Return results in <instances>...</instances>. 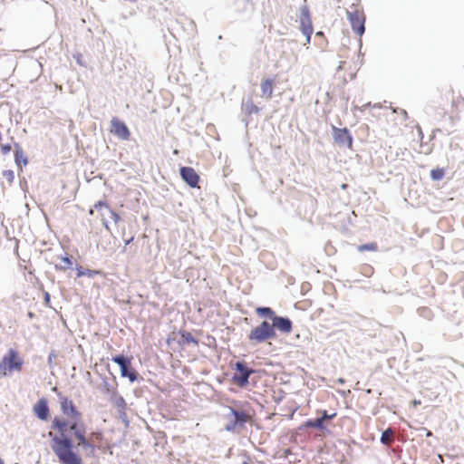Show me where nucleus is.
Wrapping results in <instances>:
<instances>
[{
	"instance_id": "f257e3e1",
	"label": "nucleus",
	"mask_w": 464,
	"mask_h": 464,
	"mask_svg": "<svg viewBox=\"0 0 464 464\" xmlns=\"http://www.w3.org/2000/svg\"><path fill=\"white\" fill-rule=\"evenodd\" d=\"M226 412L220 415L223 430L232 434H240L247 423L249 413L244 408H225Z\"/></svg>"
},
{
	"instance_id": "f03ea898",
	"label": "nucleus",
	"mask_w": 464,
	"mask_h": 464,
	"mask_svg": "<svg viewBox=\"0 0 464 464\" xmlns=\"http://www.w3.org/2000/svg\"><path fill=\"white\" fill-rule=\"evenodd\" d=\"M73 440L68 435L54 437L52 450L62 464H82V458L73 451Z\"/></svg>"
},
{
	"instance_id": "7ed1b4c3",
	"label": "nucleus",
	"mask_w": 464,
	"mask_h": 464,
	"mask_svg": "<svg viewBox=\"0 0 464 464\" xmlns=\"http://www.w3.org/2000/svg\"><path fill=\"white\" fill-rule=\"evenodd\" d=\"M24 360L21 353L10 348L0 360V377H7L14 372H22Z\"/></svg>"
},
{
	"instance_id": "20e7f679",
	"label": "nucleus",
	"mask_w": 464,
	"mask_h": 464,
	"mask_svg": "<svg viewBox=\"0 0 464 464\" xmlns=\"http://www.w3.org/2000/svg\"><path fill=\"white\" fill-rule=\"evenodd\" d=\"M312 430L326 434L331 433L330 429L324 427L323 419L317 415L315 418L307 419L301 423L293 432L291 438L295 442L304 441L310 438Z\"/></svg>"
},
{
	"instance_id": "39448f33",
	"label": "nucleus",
	"mask_w": 464,
	"mask_h": 464,
	"mask_svg": "<svg viewBox=\"0 0 464 464\" xmlns=\"http://www.w3.org/2000/svg\"><path fill=\"white\" fill-rule=\"evenodd\" d=\"M276 334L275 329H273V325L267 321H263L259 325L254 327L249 334L248 340L252 343H261L269 339L276 338Z\"/></svg>"
},
{
	"instance_id": "423d86ee",
	"label": "nucleus",
	"mask_w": 464,
	"mask_h": 464,
	"mask_svg": "<svg viewBox=\"0 0 464 464\" xmlns=\"http://www.w3.org/2000/svg\"><path fill=\"white\" fill-rule=\"evenodd\" d=\"M234 373L232 382L237 387L244 388L248 384V379L255 372L253 369L247 367L245 362H237L234 365Z\"/></svg>"
},
{
	"instance_id": "0eeeda50",
	"label": "nucleus",
	"mask_w": 464,
	"mask_h": 464,
	"mask_svg": "<svg viewBox=\"0 0 464 464\" xmlns=\"http://www.w3.org/2000/svg\"><path fill=\"white\" fill-rule=\"evenodd\" d=\"M347 16L351 23L353 30L358 35H362L365 31V16L362 9H361L357 5L353 4V5L351 6V10L347 11Z\"/></svg>"
},
{
	"instance_id": "6e6552de",
	"label": "nucleus",
	"mask_w": 464,
	"mask_h": 464,
	"mask_svg": "<svg viewBox=\"0 0 464 464\" xmlns=\"http://www.w3.org/2000/svg\"><path fill=\"white\" fill-rule=\"evenodd\" d=\"M121 368V374L122 377H127L133 382L138 378V372L131 367V358H126L123 355H117L112 358Z\"/></svg>"
},
{
	"instance_id": "1a4fd4ad",
	"label": "nucleus",
	"mask_w": 464,
	"mask_h": 464,
	"mask_svg": "<svg viewBox=\"0 0 464 464\" xmlns=\"http://www.w3.org/2000/svg\"><path fill=\"white\" fill-rule=\"evenodd\" d=\"M300 29L306 36V43H310L311 35L313 34V24L310 16V12L307 6L301 9L300 15Z\"/></svg>"
},
{
	"instance_id": "9d476101",
	"label": "nucleus",
	"mask_w": 464,
	"mask_h": 464,
	"mask_svg": "<svg viewBox=\"0 0 464 464\" xmlns=\"http://www.w3.org/2000/svg\"><path fill=\"white\" fill-rule=\"evenodd\" d=\"M111 132L122 140H128L130 137L127 125L116 117L111 121Z\"/></svg>"
},
{
	"instance_id": "9b49d317",
	"label": "nucleus",
	"mask_w": 464,
	"mask_h": 464,
	"mask_svg": "<svg viewBox=\"0 0 464 464\" xmlns=\"http://www.w3.org/2000/svg\"><path fill=\"white\" fill-rule=\"evenodd\" d=\"M334 140L339 146L353 148V137L347 128L334 127Z\"/></svg>"
},
{
	"instance_id": "f8f14e48",
	"label": "nucleus",
	"mask_w": 464,
	"mask_h": 464,
	"mask_svg": "<svg viewBox=\"0 0 464 464\" xmlns=\"http://www.w3.org/2000/svg\"><path fill=\"white\" fill-rule=\"evenodd\" d=\"M180 176L182 179L191 188L198 187L199 176L191 167H181Z\"/></svg>"
},
{
	"instance_id": "ddd939ff",
	"label": "nucleus",
	"mask_w": 464,
	"mask_h": 464,
	"mask_svg": "<svg viewBox=\"0 0 464 464\" xmlns=\"http://www.w3.org/2000/svg\"><path fill=\"white\" fill-rule=\"evenodd\" d=\"M271 325H273V329L276 328L284 334L292 332V322L288 318L274 316Z\"/></svg>"
},
{
	"instance_id": "4468645a",
	"label": "nucleus",
	"mask_w": 464,
	"mask_h": 464,
	"mask_svg": "<svg viewBox=\"0 0 464 464\" xmlns=\"http://www.w3.org/2000/svg\"><path fill=\"white\" fill-rule=\"evenodd\" d=\"M71 429L72 430L74 437L78 440L80 444L85 449H91V454H93L95 446L87 440L85 437V431L74 425H72Z\"/></svg>"
},
{
	"instance_id": "2eb2a0df",
	"label": "nucleus",
	"mask_w": 464,
	"mask_h": 464,
	"mask_svg": "<svg viewBox=\"0 0 464 464\" xmlns=\"http://www.w3.org/2000/svg\"><path fill=\"white\" fill-rule=\"evenodd\" d=\"M14 160L18 168L22 170L23 166L28 163L27 158L18 143L14 144Z\"/></svg>"
},
{
	"instance_id": "dca6fc26",
	"label": "nucleus",
	"mask_w": 464,
	"mask_h": 464,
	"mask_svg": "<svg viewBox=\"0 0 464 464\" xmlns=\"http://www.w3.org/2000/svg\"><path fill=\"white\" fill-rule=\"evenodd\" d=\"M262 95L266 99H270L273 95L274 91V81L266 79L261 82Z\"/></svg>"
},
{
	"instance_id": "f3484780",
	"label": "nucleus",
	"mask_w": 464,
	"mask_h": 464,
	"mask_svg": "<svg viewBox=\"0 0 464 464\" xmlns=\"http://www.w3.org/2000/svg\"><path fill=\"white\" fill-rule=\"evenodd\" d=\"M180 340L179 341V344L183 347L188 343H194L195 345L198 344V341L193 337V335L187 331H179Z\"/></svg>"
},
{
	"instance_id": "a211bd4d",
	"label": "nucleus",
	"mask_w": 464,
	"mask_h": 464,
	"mask_svg": "<svg viewBox=\"0 0 464 464\" xmlns=\"http://www.w3.org/2000/svg\"><path fill=\"white\" fill-rule=\"evenodd\" d=\"M319 418L323 419V422L325 428L332 425L333 420L336 417V412L329 413L326 410H320L317 411Z\"/></svg>"
},
{
	"instance_id": "6ab92c4d",
	"label": "nucleus",
	"mask_w": 464,
	"mask_h": 464,
	"mask_svg": "<svg viewBox=\"0 0 464 464\" xmlns=\"http://www.w3.org/2000/svg\"><path fill=\"white\" fill-rule=\"evenodd\" d=\"M59 263L55 264V269L60 271H65L72 267V261L68 256H61L57 257Z\"/></svg>"
},
{
	"instance_id": "aec40b11",
	"label": "nucleus",
	"mask_w": 464,
	"mask_h": 464,
	"mask_svg": "<svg viewBox=\"0 0 464 464\" xmlns=\"http://www.w3.org/2000/svg\"><path fill=\"white\" fill-rule=\"evenodd\" d=\"M33 411L41 420H48L50 418V408H33Z\"/></svg>"
},
{
	"instance_id": "412c9836",
	"label": "nucleus",
	"mask_w": 464,
	"mask_h": 464,
	"mask_svg": "<svg viewBox=\"0 0 464 464\" xmlns=\"http://www.w3.org/2000/svg\"><path fill=\"white\" fill-rule=\"evenodd\" d=\"M393 430L392 428L388 427L387 429L383 430L381 434L380 441L382 445L387 446L391 439L392 437Z\"/></svg>"
},
{
	"instance_id": "4be33fe9",
	"label": "nucleus",
	"mask_w": 464,
	"mask_h": 464,
	"mask_svg": "<svg viewBox=\"0 0 464 464\" xmlns=\"http://www.w3.org/2000/svg\"><path fill=\"white\" fill-rule=\"evenodd\" d=\"M445 174L446 169L444 168H436L430 170V178L435 181L442 179Z\"/></svg>"
},
{
	"instance_id": "5701e85b",
	"label": "nucleus",
	"mask_w": 464,
	"mask_h": 464,
	"mask_svg": "<svg viewBox=\"0 0 464 464\" xmlns=\"http://www.w3.org/2000/svg\"><path fill=\"white\" fill-rule=\"evenodd\" d=\"M100 274V271L91 270V269H82V267H77V277H82L86 276L88 277H93Z\"/></svg>"
},
{
	"instance_id": "b1692460",
	"label": "nucleus",
	"mask_w": 464,
	"mask_h": 464,
	"mask_svg": "<svg viewBox=\"0 0 464 464\" xmlns=\"http://www.w3.org/2000/svg\"><path fill=\"white\" fill-rule=\"evenodd\" d=\"M127 409L128 408H118V418L124 423L125 429L130 425V420L126 412Z\"/></svg>"
},
{
	"instance_id": "393cba45",
	"label": "nucleus",
	"mask_w": 464,
	"mask_h": 464,
	"mask_svg": "<svg viewBox=\"0 0 464 464\" xmlns=\"http://www.w3.org/2000/svg\"><path fill=\"white\" fill-rule=\"evenodd\" d=\"M256 312L260 316H268L271 317L272 319L275 316V313L270 307H257L256 309Z\"/></svg>"
},
{
	"instance_id": "a878e982",
	"label": "nucleus",
	"mask_w": 464,
	"mask_h": 464,
	"mask_svg": "<svg viewBox=\"0 0 464 464\" xmlns=\"http://www.w3.org/2000/svg\"><path fill=\"white\" fill-rule=\"evenodd\" d=\"M68 425V421L65 419H60L55 417L53 420V428L57 430H63Z\"/></svg>"
},
{
	"instance_id": "bb28decb",
	"label": "nucleus",
	"mask_w": 464,
	"mask_h": 464,
	"mask_svg": "<svg viewBox=\"0 0 464 464\" xmlns=\"http://www.w3.org/2000/svg\"><path fill=\"white\" fill-rule=\"evenodd\" d=\"M377 249H378V246H377L376 243H369V244L360 245L358 246V250L360 252H363V251H376Z\"/></svg>"
},
{
	"instance_id": "cd10ccee",
	"label": "nucleus",
	"mask_w": 464,
	"mask_h": 464,
	"mask_svg": "<svg viewBox=\"0 0 464 464\" xmlns=\"http://www.w3.org/2000/svg\"><path fill=\"white\" fill-rule=\"evenodd\" d=\"M63 412L70 417H78L80 416V412L78 411V408H61Z\"/></svg>"
},
{
	"instance_id": "c85d7f7f",
	"label": "nucleus",
	"mask_w": 464,
	"mask_h": 464,
	"mask_svg": "<svg viewBox=\"0 0 464 464\" xmlns=\"http://www.w3.org/2000/svg\"><path fill=\"white\" fill-rule=\"evenodd\" d=\"M93 208L98 211H101L102 208H110L109 204L103 200L95 203Z\"/></svg>"
},
{
	"instance_id": "c756f323",
	"label": "nucleus",
	"mask_w": 464,
	"mask_h": 464,
	"mask_svg": "<svg viewBox=\"0 0 464 464\" xmlns=\"http://www.w3.org/2000/svg\"><path fill=\"white\" fill-rule=\"evenodd\" d=\"M125 437H126V430H123L121 432V436L119 437V439L115 442H113L112 446L120 447L122 444V442L124 441Z\"/></svg>"
},
{
	"instance_id": "7c9ffc66",
	"label": "nucleus",
	"mask_w": 464,
	"mask_h": 464,
	"mask_svg": "<svg viewBox=\"0 0 464 464\" xmlns=\"http://www.w3.org/2000/svg\"><path fill=\"white\" fill-rule=\"evenodd\" d=\"M12 150V147L10 144H1V151L3 154L6 155Z\"/></svg>"
},
{
	"instance_id": "2f4dec72",
	"label": "nucleus",
	"mask_w": 464,
	"mask_h": 464,
	"mask_svg": "<svg viewBox=\"0 0 464 464\" xmlns=\"http://www.w3.org/2000/svg\"><path fill=\"white\" fill-rule=\"evenodd\" d=\"M282 411H284L285 408H280ZM291 409V411L290 413L287 415L288 419H293L294 418V415L295 414L296 411L299 410L300 408H297V407H295V408H290ZM282 415H284V413H282ZM285 416H286V414H285Z\"/></svg>"
},
{
	"instance_id": "473e14b6",
	"label": "nucleus",
	"mask_w": 464,
	"mask_h": 464,
	"mask_svg": "<svg viewBox=\"0 0 464 464\" xmlns=\"http://www.w3.org/2000/svg\"><path fill=\"white\" fill-rule=\"evenodd\" d=\"M4 176L9 180L12 181L14 179V172L12 170L4 171Z\"/></svg>"
},
{
	"instance_id": "72a5a7b5",
	"label": "nucleus",
	"mask_w": 464,
	"mask_h": 464,
	"mask_svg": "<svg viewBox=\"0 0 464 464\" xmlns=\"http://www.w3.org/2000/svg\"><path fill=\"white\" fill-rule=\"evenodd\" d=\"M48 401L44 398H42L38 401L36 406L42 407V406H47Z\"/></svg>"
},
{
	"instance_id": "f704fd0d",
	"label": "nucleus",
	"mask_w": 464,
	"mask_h": 464,
	"mask_svg": "<svg viewBox=\"0 0 464 464\" xmlns=\"http://www.w3.org/2000/svg\"><path fill=\"white\" fill-rule=\"evenodd\" d=\"M156 410H160V413H161V414H164V412H163V411H168L169 408H167V407H164V408H155V409L153 410V411H156Z\"/></svg>"
},
{
	"instance_id": "c9c22d12",
	"label": "nucleus",
	"mask_w": 464,
	"mask_h": 464,
	"mask_svg": "<svg viewBox=\"0 0 464 464\" xmlns=\"http://www.w3.org/2000/svg\"><path fill=\"white\" fill-rule=\"evenodd\" d=\"M114 220L117 222L120 219V217L118 214L113 213Z\"/></svg>"
},
{
	"instance_id": "e433bc0d",
	"label": "nucleus",
	"mask_w": 464,
	"mask_h": 464,
	"mask_svg": "<svg viewBox=\"0 0 464 464\" xmlns=\"http://www.w3.org/2000/svg\"><path fill=\"white\" fill-rule=\"evenodd\" d=\"M172 340H173V339H172L171 337H169V338L167 339V343L169 345Z\"/></svg>"
},
{
	"instance_id": "4c0bfd02",
	"label": "nucleus",
	"mask_w": 464,
	"mask_h": 464,
	"mask_svg": "<svg viewBox=\"0 0 464 464\" xmlns=\"http://www.w3.org/2000/svg\"><path fill=\"white\" fill-rule=\"evenodd\" d=\"M431 434H432V433H431V431H430V430H427V433H426V436H427V437H430V436H431Z\"/></svg>"
},
{
	"instance_id": "58836bf2",
	"label": "nucleus",
	"mask_w": 464,
	"mask_h": 464,
	"mask_svg": "<svg viewBox=\"0 0 464 464\" xmlns=\"http://www.w3.org/2000/svg\"><path fill=\"white\" fill-rule=\"evenodd\" d=\"M93 213H94L93 208H91V209L89 210V214H90V215H93Z\"/></svg>"
},
{
	"instance_id": "ea45409f",
	"label": "nucleus",
	"mask_w": 464,
	"mask_h": 464,
	"mask_svg": "<svg viewBox=\"0 0 464 464\" xmlns=\"http://www.w3.org/2000/svg\"><path fill=\"white\" fill-rule=\"evenodd\" d=\"M372 413L373 415L377 414V411H375V408H373V410L372 411Z\"/></svg>"
},
{
	"instance_id": "a19ab883",
	"label": "nucleus",
	"mask_w": 464,
	"mask_h": 464,
	"mask_svg": "<svg viewBox=\"0 0 464 464\" xmlns=\"http://www.w3.org/2000/svg\"><path fill=\"white\" fill-rule=\"evenodd\" d=\"M0 464H5L4 460L0 458Z\"/></svg>"
},
{
	"instance_id": "79ce46f5",
	"label": "nucleus",
	"mask_w": 464,
	"mask_h": 464,
	"mask_svg": "<svg viewBox=\"0 0 464 464\" xmlns=\"http://www.w3.org/2000/svg\"><path fill=\"white\" fill-rule=\"evenodd\" d=\"M316 34L317 35H323V33L322 32H318Z\"/></svg>"
},
{
	"instance_id": "37998d69",
	"label": "nucleus",
	"mask_w": 464,
	"mask_h": 464,
	"mask_svg": "<svg viewBox=\"0 0 464 464\" xmlns=\"http://www.w3.org/2000/svg\"><path fill=\"white\" fill-rule=\"evenodd\" d=\"M149 412H150V413H151V412H152L151 408H149Z\"/></svg>"
}]
</instances>
